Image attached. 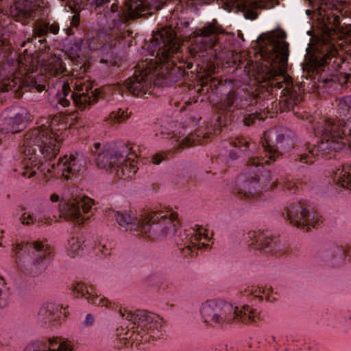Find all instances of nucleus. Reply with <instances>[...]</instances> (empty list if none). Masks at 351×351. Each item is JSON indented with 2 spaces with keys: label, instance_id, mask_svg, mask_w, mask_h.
<instances>
[{
  "label": "nucleus",
  "instance_id": "obj_1",
  "mask_svg": "<svg viewBox=\"0 0 351 351\" xmlns=\"http://www.w3.org/2000/svg\"><path fill=\"white\" fill-rule=\"evenodd\" d=\"M37 125L24 138L23 177L30 178L39 171L45 176L54 173L56 177L61 176L69 180V174L75 175L84 169L86 160L78 154L64 155L56 165L47 162L59 152L66 128L60 116L41 117Z\"/></svg>",
  "mask_w": 351,
  "mask_h": 351
},
{
  "label": "nucleus",
  "instance_id": "obj_26",
  "mask_svg": "<svg viewBox=\"0 0 351 351\" xmlns=\"http://www.w3.org/2000/svg\"><path fill=\"white\" fill-rule=\"evenodd\" d=\"M127 155L125 154L124 161L117 164L113 172L120 179L126 180L132 178L138 169L136 162L131 157L126 158Z\"/></svg>",
  "mask_w": 351,
  "mask_h": 351
},
{
  "label": "nucleus",
  "instance_id": "obj_40",
  "mask_svg": "<svg viewBox=\"0 0 351 351\" xmlns=\"http://www.w3.org/2000/svg\"><path fill=\"white\" fill-rule=\"evenodd\" d=\"M282 185L283 189L290 191H293L297 187L296 183L290 180L289 179L284 180L282 183Z\"/></svg>",
  "mask_w": 351,
  "mask_h": 351
},
{
  "label": "nucleus",
  "instance_id": "obj_50",
  "mask_svg": "<svg viewBox=\"0 0 351 351\" xmlns=\"http://www.w3.org/2000/svg\"><path fill=\"white\" fill-rule=\"evenodd\" d=\"M189 51H190V53H191V55H193V56H195L199 55V56H201V54H199V53H202V52H204V51H199V52H198L197 53H196V54L192 53L190 49H189Z\"/></svg>",
  "mask_w": 351,
  "mask_h": 351
},
{
  "label": "nucleus",
  "instance_id": "obj_37",
  "mask_svg": "<svg viewBox=\"0 0 351 351\" xmlns=\"http://www.w3.org/2000/svg\"><path fill=\"white\" fill-rule=\"evenodd\" d=\"M267 117L265 112L263 113H253L245 116L243 123L245 125H250L256 122V120H263Z\"/></svg>",
  "mask_w": 351,
  "mask_h": 351
},
{
  "label": "nucleus",
  "instance_id": "obj_6",
  "mask_svg": "<svg viewBox=\"0 0 351 351\" xmlns=\"http://www.w3.org/2000/svg\"><path fill=\"white\" fill-rule=\"evenodd\" d=\"M287 138L278 129H271L263 134V147L265 156H254L249 161V178L241 189L239 193L250 199H258L263 191L276 188L280 183L277 180H271L270 172L263 169V165L274 162L289 149Z\"/></svg>",
  "mask_w": 351,
  "mask_h": 351
},
{
  "label": "nucleus",
  "instance_id": "obj_17",
  "mask_svg": "<svg viewBox=\"0 0 351 351\" xmlns=\"http://www.w3.org/2000/svg\"><path fill=\"white\" fill-rule=\"evenodd\" d=\"M130 149L126 146L105 147L97 154V166L100 169H111L114 172L117 164L125 160V154H128Z\"/></svg>",
  "mask_w": 351,
  "mask_h": 351
},
{
  "label": "nucleus",
  "instance_id": "obj_46",
  "mask_svg": "<svg viewBox=\"0 0 351 351\" xmlns=\"http://www.w3.org/2000/svg\"><path fill=\"white\" fill-rule=\"evenodd\" d=\"M110 0H95V5L96 8L101 7L104 4L108 3Z\"/></svg>",
  "mask_w": 351,
  "mask_h": 351
},
{
  "label": "nucleus",
  "instance_id": "obj_8",
  "mask_svg": "<svg viewBox=\"0 0 351 351\" xmlns=\"http://www.w3.org/2000/svg\"><path fill=\"white\" fill-rule=\"evenodd\" d=\"M114 219L125 230L151 232L160 238L171 237L179 224L178 215L172 210H158L148 212L138 217L132 211L117 212Z\"/></svg>",
  "mask_w": 351,
  "mask_h": 351
},
{
  "label": "nucleus",
  "instance_id": "obj_34",
  "mask_svg": "<svg viewBox=\"0 0 351 351\" xmlns=\"http://www.w3.org/2000/svg\"><path fill=\"white\" fill-rule=\"evenodd\" d=\"M271 291V288L265 287H256L252 286L249 287L247 290H245V293L247 295L250 294L254 296L255 298H258L260 300H263V296L261 294L267 296L269 295V292Z\"/></svg>",
  "mask_w": 351,
  "mask_h": 351
},
{
  "label": "nucleus",
  "instance_id": "obj_42",
  "mask_svg": "<svg viewBox=\"0 0 351 351\" xmlns=\"http://www.w3.org/2000/svg\"><path fill=\"white\" fill-rule=\"evenodd\" d=\"M94 322H95L94 316L91 314H88V315H86V316L85 317L84 324L86 326H90L93 324Z\"/></svg>",
  "mask_w": 351,
  "mask_h": 351
},
{
  "label": "nucleus",
  "instance_id": "obj_11",
  "mask_svg": "<svg viewBox=\"0 0 351 351\" xmlns=\"http://www.w3.org/2000/svg\"><path fill=\"white\" fill-rule=\"evenodd\" d=\"M56 86L58 92L52 102L57 108L58 106H69L73 100L79 110H84L94 104L98 97L96 89L93 90L89 83L82 80H71L69 82L67 78H63L58 81Z\"/></svg>",
  "mask_w": 351,
  "mask_h": 351
},
{
  "label": "nucleus",
  "instance_id": "obj_13",
  "mask_svg": "<svg viewBox=\"0 0 351 351\" xmlns=\"http://www.w3.org/2000/svg\"><path fill=\"white\" fill-rule=\"evenodd\" d=\"M184 256H193L196 250L207 247L210 237L204 227L195 225L181 232L176 240Z\"/></svg>",
  "mask_w": 351,
  "mask_h": 351
},
{
  "label": "nucleus",
  "instance_id": "obj_3",
  "mask_svg": "<svg viewBox=\"0 0 351 351\" xmlns=\"http://www.w3.org/2000/svg\"><path fill=\"white\" fill-rule=\"evenodd\" d=\"M268 44L267 49V63L265 73L262 77L264 86L282 89L280 103H285L287 108L292 106L302 99L303 90L298 84H293L287 74L289 56V44L284 40L286 33L278 29L263 35Z\"/></svg>",
  "mask_w": 351,
  "mask_h": 351
},
{
  "label": "nucleus",
  "instance_id": "obj_30",
  "mask_svg": "<svg viewBox=\"0 0 351 351\" xmlns=\"http://www.w3.org/2000/svg\"><path fill=\"white\" fill-rule=\"evenodd\" d=\"M15 11L12 10L14 16L17 20H27L34 19L36 16V9L29 3L16 2L14 5Z\"/></svg>",
  "mask_w": 351,
  "mask_h": 351
},
{
  "label": "nucleus",
  "instance_id": "obj_16",
  "mask_svg": "<svg viewBox=\"0 0 351 351\" xmlns=\"http://www.w3.org/2000/svg\"><path fill=\"white\" fill-rule=\"evenodd\" d=\"M30 119L27 109H12L3 112L0 117V130L3 132H17L23 129Z\"/></svg>",
  "mask_w": 351,
  "mask_h": 351
},
{
  "label": "nucleus",
  "instance_id": "obj_4",
  "mask_svg": "<svg viewBox=\"0 0 351 351\" xmlns=\"http://www.w3.org/2000/svg\"><path fill=\"white\" fill-rule=\"evenodd\" d=\"M337 112L339 116L348 117L346 123L335 119L319 118L315 123V118L306 115L315 135L319 138L316 145L310 147L308 153L300 155L302 163H312L316 156L332 154L343 149L348 142L344 128L346 126L351 134V96L348 95L336 99Z\"/></svg>",
  "mask_w": 351,
  "mask_h": 351
},
{
  "label": "nucleus",
  "instance_id": "obj_5",
  "mask_svg": "<svg viewBox=\"0 0 351 351\" xmlns=\"http://www.w3.org/2000/svg\"><path fill=\"white\" fill-rule=\"evenodd\" d=\"M317 5L324 21V29L320 39L321 56L317 57L318 65L328 64L331 58L339 55V51L351 52V25H341L340 16H346L350 10L346 0H308Z\"/></svg>",
  "mask_w": 351,
  "mask_h": 351
},
{
  "label": "nucleus",
  "instance_id": "obj_15",
  "mask_svg": "<svg viewBox=\"0 0 351 351\" xmlns=\"http://www.w3.org/2000/svg\"><path fill=\"white\" fill-rule=\"evenodd\" d=\"M223 33L222 27L217 22L208 23L198 32H193V40L190 45L192 53L212 49L217 42V36Z\"/></svg>",
  "mask_w": 351,
  "mask_h": 351
},
{
  "label": "nucleus",
  "instance_id": "obj_51",
  "mask_svg": "<svg viewBox=\"0 0 351 351\" xmlns=\"http://www.w3.org/2000/svg\"><path fill=\"white\" fill-rule=\"evenodd\" d=\"M206 82H205L203 80V82H202V86H206Z\"/></svg>",
  "mask_w": 351,
  "mask_h": 351
},
{
  "label": "nucleus",
  "instance_id": "obj_35",
  "mask_svg": "<svg viewBox=\"0 0 351 351\" xmlns=\"http://www.w3.org/2000/svg\"><path fill=\"white\" fill-rule=\"evenodd\" d=\"M130 112H128V110H124L122 109H119L116 111H112L109 115V121L112 123H119L125 119H127L130 117Z\"/></svg>",
  "mask_w": 351,
  "mask_h": 351
},
{
  "label": "nucleus",
  "instance_id": "obj_43",
  "mask_svg": "<svg viewBox=\"0 0 351 351\" xmlns=\"http://www.w3.org/2000/svg\"><path fill=\"white\" fill-rule=\"evenodd\" d=\"M68 3L71 4V6L75 8H80L81 5L86 2L87 0H67Z\"/></svg>",
  "mask_w": 351,
  "mask_h": 351
},
{
  "label": "nucleus",
  "instance_id": "obj_41",
  "mask_svg": "<svg viewBox=\"0 0 351 351\" xmlns=\"http://www.w3.org/2000/svg\"><path fill=\"white\" fill-rule=\"evenodd\" d=\"M165 158V155L163 153L156 154L152 156V162L155 165H159Z\"/></svg>",
  "mask_w": 351,
  "mask_h": 351
},
{
  "label": "nucleus",
  "instance_id": "obj_36",
  "mask_svg": "<svg viewBox=\"0 0 351 351\" xmlns=\"http://www.w3.org/2000/svg\"><path fill=\"white\" fill-rule=\"evenodd\" d=\"M8 303L5 282L0 276V308L5 307Z\"/></svg>",
  "mask_w": 351,
  "mask_h": 351
},
{
  "label": "nucleus",
  "instance_id": "obj_21",
  "mask_svg": "<svg viewBox=\"0 0 351 351\" xmlns=\"http://www.w3.org/2000/svg\"><path fill=\"white\" fill-rule=\"evenodd\" d=\"M206 132L198 131V134H192L191 135H186L185 130L183 132H179L178 134L173 132L171 135L169 132H167L165 128L161 127L160 128V133L162 138H173L176 144V146L182 147L183 146L192 145L195 142H201L202 139L208 138V133H210L212 128L208 125L206 126Z\"/></svg>",
  "mask_w": 351,
  "mask_h": 351
},
{
  "label": "nucleus",
  "instance_id": "obj_38",
  "mask_svg": "<svg viewBox=\"0 0 351 351\" xmlns=\"http://www.w3.org/2000/svg\"><path fill=\"white\" fill-rule=\"evenodd\" d=\"M49 32V23L38 24L34 28L35 36L41 37L46 35Z\"/></svg>",
  "mask_w": 351,
  "mask_h": 351
},
{
  "label": "nucleus",
  "instance_id": "obj_45",
  "mask_svg": "<svg viewBox=\"0 0 351 351\" xmlns=\"http://www.w3.org/2000/svg\"><path fill=\"white\" fill-rule=\"evenodd\" d=\"M49 199L51 202L56 203V202H59L60 201V197L59 195H58L56 193H53V194L50 195Z\"/></svg>",
  "mask_w": 351,
  "mask_h": 351
},
{
  "label": "nucleus",
  "instance_id": "obj_24",
  "mask_svg": "<svg viewBox=\"0 0 351 351\" xmlns=\"http://www.w3.org/2000/svg\"><path fill=\"white\" fill-rule=\"evenodd\" d=\"M40 71L42 75L50 78L58 77L66 71V67L62 58L56 54L50 55L44 59L40 64Z\"/></svg>",
  "mask_w": 351,
  "mask_h": 351
},
{
  "label": "nucleus",
  "instance_id": "obj_28",
  "mask_svg": "<svg viewBox=\"0 0 351 351\" xmlns=\"http://www.w3.org/2000/svg\"><path fill=\"white\" fill-rule=\"evenodd\" d=\"M47 351H74L73 343L58 337L46 338Z\"/></svg>",
  "mask_w": 351,
  "mask_h": 351
},
{
  "label": "nucleus",
  "instance_id": "obj_10",
  "mask_svg": "<svg viewBox=\"0 0 351 351\" xmlns=\"http://www.w3.org/2000/svg\"><path fill=\"white\" fill-rule=\"evenodd\" d=\"M199 311L204 322L210 325L232 322L247 324L259 319L257 311L248 305L239 308L228 302L213 300L202 303Z\"/></svg>",
  "mask_w": 351,
  "mask_h": 351
},
{
  "label": "nucleus",
  "instance_id": "obj_2",
  "mask_svg": "<svg viewBox=\"0 0 351 351\" xmlns=\"http://www.w3.org/2000/svg\"><path fill=\"white\" fill-rule=\"evenodd\" d=\"M180 42L171 27H166L154 33L147 50L149 58L138 65L134 76L123 86L132 94L142 97L150 92L156 78H163L180 58Z\"/></svg>",
  "mask_w": 351,
  "mask_h": 351
},
{
  "label": "nucleus",
  "instance_id": "obj_44",
  "mask_svg": "<svg viewBox=\"0 0 351 351\" xmlns=\"http://www.w3.org/2000/svg\"><path fill=\"white\" fill-rule=\"evenodd\" d=\"M49 31L53 34H57L59 32V26L55 23L49 24Z\"/></svg>",
  "mask_w": 351,
  "mask_h": 351
},
{
  "label": "nucleus",
  "instance_id": "obj_7",
  "mask_svg": "<svg viewBox=\"0 0 351 351\" xmlns=\"http://www.w3.org/2000/svg\"><path fill=\"white\" fill-rule=\"evenodd\" d=\"M166 1L167 0H127L124 10L113 3L110 12L106 15L109 29L99 32L97 36L88 43V49L90 51L104 49L115 46L117 43L124 36L120 25L128 19L149 13V7H152L155 10L160 9Z\"/></svg>",
  "mask_w": 351,
  "mask_h": 351
},
{
  "label": "nucleus",
  "instance_id": "obj_18",
  "mask_svg": "<svg viewBox=\"0 0 351 351\" xmlns=\"http://www.w3.org/2000/svg\"><path fill=\"white\" fill-rule=\"evenodd\" d=\"M244 240L250 247L264 253L278 250L281 247L278 239L267 232H249L244 235Z\"/></svg>",
  "mask_w": 351,
  "mask_h": 351
},
{
  "label": "nucleus",
  "instance_id": "obj_39",
  "mask_svg": "<svg viewBox=\"0 0 351 351\" xmlns=\"http://www.w3.org/2000/svg\"><path fill=\"white\" fill-rule=\"evenodd\" d=\"M112 246L108 241L100 242L97 245V250L104 255L108 256L110 254Z\"/></svg>",
  "mask_w": 351,
  "mask_h": 351
},
{
  "label": "nucleus",
  "instance_id": "obj_48",
  "mask_svg": "<svg viewBox=\"0 0 351 351\" xmlns=\"http://www.w3.org/2000/svg\"><path fill=\"white\" fill-rule=\"evenodd\" d=\"M217 121L218 122L219 126H221L222 124L221 121V117H218L217 119Z\"/></svg>",
  "mask_w": 351,
  "mask_h": 351
},
{
  "label": "nucleus",
  "instance_id": "obj_49",
  "mask_svg": "<svg viewBox=\"0 0 351 351\" xmlns=\"http://www.w3.org/2000/svg\"><path fill=\"white\" fill-rule=\"evenodd\" d=\"M94 147H95V149H98L100 147V143H95L94 144Z\"/></svg>",
  "mask_w": 351,
  "mask_h": 351
},
{
  "label": "nucleus",
  "instance_id": "obj_23",
  "mask_svg": "<svg viewBox=\"0 0 351 351\" xmlns=\"http://www.w3.org/2000/svg\"><path fill=\"white\" fill-rule=\"evenodd\" d=\"M93 247V241L82 236L70 237L64 246L66 255L71 258L81 256L89 252Z\"/></svg>",
  "mask_w": 351,
  "mask_h": 351
},
{
  "label": "nucleus",
  "instance_id": "obj_20",
  "mask_svg": "<svg viewBox=\"0 0 351 351\" xmlns=\"http://www.w3.org/2000/svg\"><path fill=\"white\" fill-rule=\"evenodd\" d=\"M69 315V312L66 307L53 302H46L39 308L38 317L45 324L57 326L64 322Z\"/></svg>",
  "mask_w": 351,
  "mask_h": 351
},
{
  "label": "nucleus",
  "instance_id": "obj_27",
  "mask_svg": "<svg viewBox=\"0 0 351 351\" xmlns=\"http://www.w3.org/2000/svg\"><path fill=\"white\" fill-rule=\"evenodd\" d=\"M250 141L245 138H237L234 141H226L223 142L222 147L229 155V157L234 160L238 158L241 151H245L249 147Z\"/></svg>",
  "mask_w": 351,
  "mask_h": 351
},
{
  "label": "nucleus",
  "instance_id": "obj_32",
  "mask_svg": "<svg viewBox=\"0 0 351 351\" xmlns=\"http://www.w3.org/2000/svg\"><path fill=\"white\" fill-rule=\"evenodd\" d=\"M334 180L341 186L351 189V165L338 169L335 173Z\"/></svg>",
  "mask_w": 351,
  "mask_h": 351
},
{
  "label": "nucleus",
  "instance_id": "obj_52",
  "mask_svg": "<svg viewBox=\"0 0 351 351\" xmlns=\"http://www.w3.org/2000/svg\"><path fill=\"white\" fill-rule=\"evenodd\" d=\"M156 136H158V132H156Z\"/></svg>",
  "mask_w": 351,
  "mask_h": 351
},
{
  "label": "nucleus",
  "instance_id": "obj_25",
  "mask_svg": "<svg viewBox=\"0 0 351 351\" xmlns=\"http://www.w3.org/2000/svg\"><path fill=\"white\" fill-rule=\"evenodd\" d=\"M250 104L246 98L239 97L234 92L230 93L219 103L216 104V108L225 113H230L239 108H245Z\"/></svg>",
  "mask_w": 351,
  "mask_h": 351
},
{
  "label": "nucleus",
  "instance_id": "obj_12",
  "mask_svg": "<svg viewBox=\"0 0 351 351\" xmlns=\"http://www.w3.org/2000/svg\"><path fill=\"white\" fill-rule=\"evenodd\" d=\"M51 252L49 246L41 241L16 243L12 245L11 258L19 267L29 269L42 263Z\"/></svg>",
  "mask_w": 351,
  "mask_h": 351
},
{
  "label": "nucleus",
  "instance_id": "obj_29",
  "mask_svg": "<svg viewBox=\"0 0 351 351\" xmlns=\"http://www.w3.org/2000/svg\"><path fill=\"white\" fill-rule=\"evenodd\" d=\"M345 64L346 63L343 62L342 65L339 66V69L336 70L330 78H325L322 80L321 83L324 88H335L336 87L335 86L337 83L341 86L347 83L349 78V74L341 71L343 65Z\"/></svg>",
  "mask_w": 351,
  "mask_h": 351
},
{
  "label": "nucleus",
  "instance_id": "obj_47",
  "mask_svg": "<svg viewBox=\"0 0 351 351\" xmlns=\"http://www.w3.org/2000/svg\"><path fill=\"white\" fill-rule=\"evenodd\" d=\"M78 21V16L75 15L73 18L72 25H77Z\"/></svg>",
  "mask_w": 351,
  "mask_h": 351
},
{
  "label": "nucleus",
  "instance_id": "obj_31",
  "mask_svg": "<svg viewBox=\"0 0 351 351\" xmlns=\"http://www.w3.org/2000/svg\"><path fill=\"white\" fill-rule=\"evenodd\" d=\"M56 218V215H53L52 217L50 215H47V214H45L43 216H40L38 220L35 219L34 215L27 211H24L21 217H20V221L23 225L29 226L32 224L35 223L36 221L38 222V224L39 226L46 225L49 226L51 225L53 221V219Z\"/></svg>",
  "mask_w": 351,
  "mask_h": 351
},
{
  "label": "nucleus",
  "instance_id": "obj_33",
  "mask_svg": "<svg viewBox=\"0 0 351 351\" xmlns=\"http://www.w3.org/2000/svg\"><path fill=\"white\" fill-rule=\"evenodd\" d=\"M23 351H47L46 338L29 341L25 346Z\"/></svg>",
  "mask_w": 351,
  "mask_h": 351
},
{
  "label": "nucleus",
  "instance_id": "obj_9",
  "mask_svg": "<svg viewBox=\"0 0 351 351\" xmlns=\"http://www.w3.org/2000/svg\"><path fill=\"white\" fill-rule=\"evenodd\" d=\"M119 315L132 322L136 327L119 335V341L121 344L118 346L119 349L123 346L139 348L141 344L149 341L151 339L159 338L162 326V319L159 315L141 310L132 312L125 308L119 309Z\"/></svg>",
  "mask_w": 351,
  "mask_h": 351
},
{
  "label": "nucleus",
  "instance_id": "obj_14",
  "mask_svg": "<svg viewBox=\"0 0 351 351\" xmlns=\"http://www.w3.org/2000/svg\"><path fill=\"white\" fill-rule=\"evenodd\" d=\"M93 206V200L88 197L81 199L61 200L58 204L60 217L82 225L90 217L88 215Z\"/></svg>",
  "mask_w": 351,
  "mask_h": 351
},
{
  "label": "nucleus",
  "instance_id": "obj_19",
  "mask_svg": "<svg viewBox=\"0 0 351 351\" xmlns=\"http://www.w3.org/2000/svg\"><path fill=\"white\" fill-rule=\"evenodd\" d=\"M287 217L291 223L298 227L306 228L309 230L311 227H315L320 219V216L315 212H309L300 206H291L287 209Z\"/></svg>",
  "mask_w": 351,
  "mask_h": 351
},
{
  "label": "nucleus",
  "instance_id": "obj_22",
  "mask_svg": "<svg viewBox=\"0 0 351 351\" xmlns=\"http://www.w3.org/2000/svg\"><path fill=\"white\" fill-rule=\"evenodd\" d=\"M72 289L74 293L84 298L89 304L106 308L112 306L111 302L107 298L98 295L92 286L82 282H76Z\"/></svg>",
  "mask_w": 351,
  "mask_h": 351
}]
</instances>
